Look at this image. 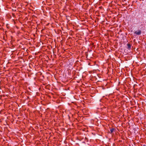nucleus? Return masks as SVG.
<instances>
[{
  "instance_id": "1",
  "label": "nucleus",
  "mask_w": 146,
  "mask_h": 146,
  "mask_svg": "<svg viewBox=\"0 0 146 146\" xmlns=\"http://www.w3.org/2000/svg\"><path fill=\"white\" fill-rule=\"evenodd\" d=\"M141 33V31L139 30L138 31H135L134 32V33L136 34L137 35H140Z\"/></svg>"
},
{
  "instance_id": "2",
  "label": "nucleus",
  "mask_w": 146,
  "mask_h": 146,
  "mask_svg": "<svg viewBox=\"0 0 146 146\" xmlns=\"http://www.w3.org/2000/svg\"><path fill=\"white\" fill-rule=\"evenodd\" d=\"M115 129L114 128H110V133L111 134L113 132L115 131Z\"/></svg>"
},
{
  "instance_id": "3",
  "label": "nucleus",
  "mask_w": 146,
  "mask_h": 146,
  "mask_svg": "<svg viewBox=\"0 0 146 146\" xmlns=\"http://www.w3.org/2000/svg\"><path fill=\"white\" fill-rule=\"evenodd\" d=\"M127 48L128 49H130L131 48V45L129 44H127Z\"/></svg>"
}]
</instances>
